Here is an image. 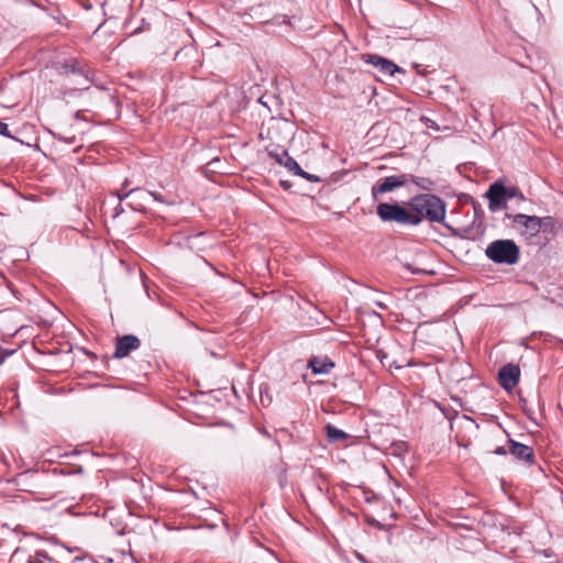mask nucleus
Wrapping results in <instances>:
<instances>
[{
  "label": "nucleus",
  "mask_w": 563,
  "mask_h": 563,
  "mask_svg": "<svg viewBox=\"0 0 563 563\" xmlns=\"http://www.w3.org/2000/svg\"><path fill=\"white\" fill-rule=\"evenodd\" d=\"M500 385L506 389L510 390L514 388L520 378V368L518 365L512 363L506 364L498 372Z\"/></svg>",
  "instance_id": "8"
},
{
  "label": "nucleus",
  "mask_w": 563,
  "mask_h": 563,
  "mask_svg": "<svg viewBox=\"0 0 563 563\" xmlns=\"http://www.w3.org/2000/svg\"><path fill=\"white\" fill-rule=\"evenodd\" d=\"M506 218L510 219L515 227L520 228L522 234H526V235H529L532 238V236L538 235L541 232L539 217H537V216H527L523 213H518V214L506 213Z\"/></svg>",
  "instance_id": "5"
},
{
  "label": "nucleus",
  "mask_w": 563,
  "mask_h": 563,
  "mask_svg": "<svg viewBox=\"0 0 563 563\" xmlns=\"http://www.w3.org/2000/svg\"><path fill=\"white\" fill-rule=\"evenodd\" d=\"M218 162H219V159H213V161H211V162L209 163V165H212V164L218 163Z\"/></svg>",
  "instance_id": "29"
},
{
  "label": "nucleus",
  "mask_w": 563,
  "mask_h": 563,
  "mask_svg": "<svg viewBox=\"0 0 563 563\" xmlns=\"http://www.w3.org/2000/svg\"><path fill=\"white\" fill-rule=\"evenodd\" d=\"M408 183L407 174H398L378 179L371 189L372 198L378 201L385 194L395 191Z\"/></svg>",
  "instance_id": "4"
},
{
  "label": "nucleus",
  "mask_w": 563,
  "mask_h": 563,
  "mask_svg": "<svg viewBox=\"0 0 563 563\" xmlns=\"http://www.w3.org/2000/svg\"><path fill=\"white\" fill-rule=\"evenodd\" d=\"M508 451L504 446H498L494 450V454L496 455H506Z\"/></svg>",
  "instance_id": "25"
},
{
  "label": "nucleus",
  "mask_w": 563,
  "mask_h": 563,
  "mask_svg": "<svg viewBox=\"0 0 563 563\" xmlns=\"http://www.w3.org/2000/svg\"><path fill=\"white\" fill-rule=\"evenodd\" d=\"M485 255L496 264L514 265L519 261L520 250L512 240H496L487 245Z\"/></svg>",
  "instance_id": "2"
},
{
  "label": "nucleus",
  "mask_w": 563,
  "mask_h": 563,
  "mask_svg": "<svg viewBox=\"0 0 563 563\" xmlns=\"http://www.w3.org/2000/svg\"><path fill=\"white\" fill-rule=\"evenodd\" d=\"M325 429H327V437L330 442H341L349 438V434L346 432H344L341 429H338L336 427H334L330 423L327 424Z\"/></svg>",
  "instance_id": "13"
},
{
  "label": "nucleus",
  "mask_w": 563,
  "mask_h": 563,
  "mask_svg": "<svg viewBox=\"0 0 563 563\" xmlns=\"http://www.w3.org/2000/svg\"><path fill=\"white\" fill-rule=\"evenodd\" d=\"M3 362V358L0 357V364Z\"/></svg>",
  "instance_id": "31"
},
{
  "label": "nucleus",
  "mask_w": 563,
  "mask_h": 563,
  "mask_svg": "<svg viewBox=\"0 0 563 563\" xmlns=\"http://www.w3.org/2000/svg\"><path fill=\"white\" fill-rule=\"evenodd\" d=\"M421 121L423 122L426 128L432 129L434 131H440V126L438 125V123L434 120H432L430 118L422 117Z\"/></svg>",
  "instance_id": "20"
},
{
  "label": "nucleus",
  "mask_w": 563,
  "mask_h": 563,
  "mask_svg": "<svg viewBox=\"0 0 563 563\" xmlns=\"http://www.w3.org/2000/svg\"><path fill=\"white\" fill-rule=\"evenodd\" d=\"M121 211H122V208H121V206L119 205V206L115 208V216H118Z\"/></svg>",
  "instance_id": "28"
},
{
  "label": "nucleus",
  "mask_w": 563,
  "mask_h": 563,
  "mask_svg": "<svg viewBox=\"0 0 563 563\" xmlns=\"http://www.w3.org/2000/svg\"><path fill=\"white\" fill-rule=\"evenodd\" d=\"M141 341L136 335L126 334L118 338L113 356L115 358L126 357L132 351L140 347Z\"/></svg>",
  "instance_id": "7"
},
{
  "label": "nucleus",
  "mask_w": 563,
  "mask_h": 563,
  "mask_svg": "<svg viewBox=\"0 0 563 563\" xmlns=\"http://www.w3.org/2000/svg\"><path fill=\"white\" fill-rule=\"evenodd\" d=\"M512 198H518L519 200H525L523 195L515 187H507V195L505 197L506 203Z\"/></svg>",
  "instance_id": "17"
},
{
  "label": "nucleus",
  "mask_w": 563,
  "mask_h": 563,
  "mask_svg": "<svg viewBox=\"0 0 563 563\" xmlns=\"http://www.w3.org/2000/svg\"><path fill=\"white\" fill-rule=\"evenodd\" d=\"M64 68L66 69V73H69V71H71L73 74L79 73L80 75H84V76H85V78L88 80V77H87V75L84 73V70H82V69H77V68L75 67V65H68V64H65V65H64Z\"/></svg>",
  "instance_id": "21"
},
{
  "label": "nucleus",
  "mask_w": 563,
  "mask_h": 563,
  "mask_svg": "<svg viewBox=\"0 0 563 563\" xmlns=\"http://www.w3.org/2000/svg\"><path fill=\"white\" fill-rule=\"evenodd\" d=\"M541 232H550L554 229V220L551 217L539 218Z\"/></svg>",
  "instance_id": "16"
},
{
  "label": "nucleus",
  "mask_w": 563,
  "mask_h": 563,
  "mask_svg": "<svg viewBox=\"0 0 563 563\" xmlns=\"http://www.w3.org/2000/svg\"><path fill=\"white\" fill-rule=\"evenodd\" d=\"M506 195V186L498 181L492 184L485 194V197L488 199V209L492 212H496L501 209H507V203L505 199Z\"/></svg>",
  "instance_id": "6"
},
{
  "label": "nucleus",
  "mask_w": 563,
  "mask_h": 563,
  "mask_svg": "<svg viewBox=\"0 0 563 563\" xmlns=\"http://www.w3.org/2000/svg\"><path fill=\"white\" fill-rule=\"evenodd\" d=\"M377 216L384 222H397L402 225H418L420 219L412 214V209H407L397 203L379 202L376 209Z\"/></svg>",
  "instance_id": "3"
},
{
  "label": "nucleus",
  "mask_w": 563,
  "mask_h": 563,
  "mask_svg": "<svg viewBox=\"0 0 563 563\" xmlns=\"http://www.w3.org/2000/svg\"><path fill=\"white\" fill-rule=\"evenodd\" d=\"M55 137H57L59 141L65 142L67 144H73L76 141L75 136L68 137V136H64L62 134H57V135H55Z\"/></svg>",
  "instance_id": "22"
},
{
  "label": "nucleus",
  "mask_w": 563,
  "mask_h": 563,
  "mask_svg": "<svg viewBox=\"0 0 563 563\" xmlns=\"http://www.w3.org/2000/svg\"><path fill=\"white\" fill-rule=\"evenodd\" d=\"M509 452L519 461H523L527 464L534 462V453L532 448L519 443L512 439H509Z\"/></svg>",
  "instance_id": "10"
},
{
  "label": "nucleus",
  "mask_w": 563,
  "mask_h": 563,
  "mask_svg": "<svg viewBox=\"0 0 563 563\" xmlns=\"http://www.w3.org/2000/svg\"><path fill=\"white\" fill-rule=\"evenodd\" d=\"M36 475H37L36 473H25V474L21 475L20 482H23V481H25V479H27L30 477H34Z\"/></svg>",
  "instance_id": "26"
},
{
  "label": "nucleus",
  "mask_w": 563,
  "mask_h": 563,
  "mask_svg": "<svg viewBox=\"0 0 563 563\" xmlns=\"http://www.w3.org/2000/svg\"><path fill=\"white\" fill-rule=\"evenodd\" d=\"M411 180L412 183H415L418 187L424 189V190H431L433 189V185L434 183L430 179V178H424V177H416V176H409L408 175V180Z\"/></svg>",
  "instance_id": "15"
},
{
  "label": "nucleus",
  "mask_w": 563,
  "mask_h": 563,
  "mask_svg": "<svg viewBox=\"0 0 563 563\" xmlns=\"http://www.w3.org/2000/svg\"><path fill=\"white\" fill-rule=\"evenodd\" d=\"M139 192V189H131L129 190L128 192H123L122 190H118L117 191V197L119 198L120 201H123L124 199L129 198V197H132L133 200L129 203V206L135 210V211H142V206L141 203L139 202V200H136L135 198V194Z\"/></svg>",
  "instance_id": "14"
},
{
  "label": "nucleus",
  "mask_w": 563,
  "mask_h": 563,
  "mask_svg": "<svg viewBox=\"0 0 563 563\" xmlns=\"http://www.w3.org/2000/svg\"><path fill=\"white\" fill-rule=\"evenodd\" d=\"M128 184H129V180H128V179H125V180H124V184H123V187H126V186H128Z\"/></svg>",
  "instance_id": "30"
},
{
  "label": "nucleus",
  "mask_w": 563,
  "mask_h": 563,
  "mask_svg": "<svg viewBox=\"0 0 563 563\" xmlns=\"http://www.w3.org/2000/svg\"><path fill=\"white\" fill-rule=\"evenodd\" d=\"M334 364L328 357H312L309 367L314 374H328Z\"/></svg>",
  "instance_id": "12"
},
{
  "label": "nucleus",
  "mask_w": 563,
  "mask_h": 563,
  "mask_svg": "<svg viewBox=\"0 0 563 563\" xmlns=\"http://www.w3.org/2000/svg\"><path fill=\"white\" fill-rule=\"evenodd\" d=\"M412 214H417L420 222L426 218L430 222H442L445 218V202L435 195L421 194L409 200Z\"/></svg>",
  "instance_id": "1"
},
{
  "label": "nucleus",
  "mask_w": 563,
  "mask_h": 563,
  "mask_svg": "<svg viewBox=\"0 0 563 563\" xmlns=\"http://www.w3.org/2000/svg\"><path fill=\"white\" fill-rule=\"evenodd\" d=\"M295 175L300 176V177H302V178H305V179H307L309 181H312V183L320 181V178L318 176L311 175V174L305 172L301 167H300V170H297L295 173Z\"/></svg>",
  "instance_id": "19"
},
{
  "label": "nucleus",
  "mask_w": 563,
  "mask_h": 563,
  "mask_svg": "<svg viewBox=\"0 0 563 563\" xmlns=\"http://www.w3.org/2000/svg\"><path fill=\"white\" fill-rule=\"evenodd\" d=\"M202 236H203V233H199V234H197V235L190 236V238L188 239L189 247H190V249H195V247L197 246V245L195 244V242H196L197 240H199L200 238H202Z\"/></svg>",
  "instance_id": "23"
},
{
  "label": "nucleus",
  "mask_w": 563,
  "mask_h": 563,
  "mask_svg": "<svg viewBox=\"0 0 563 563\" xmlns=\"http://www.w3.org/2000/svg\"><path fill=\"white\" fill-rule=\"evenodd\" d=\"M365 62L375 66L383 75L393 76L397 71H401L391 60L378 55H367Z\"/></svg>",
  "instance_id": "9"
},
{
  "label": "nucleus",
  "mask_w": 563,
  "mask_h": 563,
  "mask_svg": "<svg viewBox=\"0 0 563 563\" xmlns=\"http://www.w3.org/2000/svg\"><path fill=\"white\" fill-rule=\"evenodd\" d=\"M377 357H378L380 361H383V358H385V357H386V354H385L383 351H378V352H377Z\"/></svg>",
  "instance_id": "27"
},
{
  "label": "nucleus",
  "mask_w": 563,
  "mask_h": 563,
  "mask_svg": "<svg viewBox=\"0 0 563 563\" xmlns=\"http://www.w3.org/2000/svg\"><path fill=\"white\" fill-rule=\"evenodd\" d=\"M147 197H153L154 200L158 201V202H164V199L161 195L156 194V192H153V191H146V192H143L141 194L139 197H137V200L139 202L145 200Z\"/></svg>",
  "instance_id": "18"
},
{
  "label": "nucleus",
  "mask_w": 563,
  "mask_h": 563,
  "mask_svg": "<svg viewBox=\"0 0 563 563\" xmlns=\"http://www.w3.org/2000/svg\"><path fill=\"white\" fill-rule=\"evenodd\" d=\"M0 135L9 136V126L7 123L0 121Z\"/></svg>",
  "instance_id": "24"
},
{
  "label": "nucleus",
  "mask_w": 563,
  "mask_h": 563,
  "mask_svg": "<svg viewBox=\"0 0 563 563\" xmlns=\"http://www.w3.org/2000/svg\"><path fill=\"white\" fill-rule=\"evenodd\" d=\"M269 156L273 157L279 165L285 166L289 172H292L294 174L297 170H300V166L291 156H289L287 151H283L282 153L269 152Z\"/></svg>",
  "instance_id": "11"
}]
</instances>
